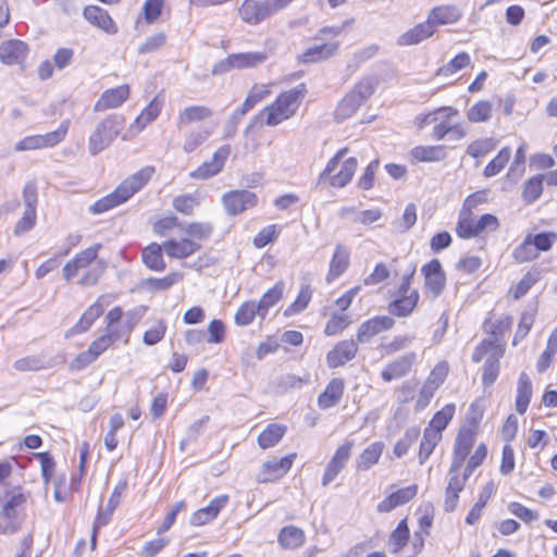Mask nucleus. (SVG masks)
I'll return each mask as SVG.
<instances>
[{
  "mask_svg": "<svg viewBox=\"0 0 557 557\" xmlns=\"http://www.w3.org/2000/svg\"><path fill=\"white\" fill-rule=\"evenodd\" d=\"M154 168L147 165L126 177L112 193L96 201L90 210L94 213H102L127 201L139 191L151 178Z\"/></svg>",
  "mask_w": 557,
  "mask_h": 557,
  "instance_id": "obj_2",
  "label": "nucleus"
},
{
  "mask_svg": "<svg viewBox=\"0 0 557 557\" xmlns=\"http://www.w3.org/2000/svg\"><path fill=\"white\" fill-rule=\"evenodd\" d=\"M258 197L249 190H230L222 196V203L230 215H237L256 207Z\"/></svg>",
  "mask_w": 557,
  "mask_h": 557,
  "instance_id": "obj_12",
  "label": "nucleus"
},
{
  "mask_svg": "<svg viewBox=\"0 0 557 557\" xmlns=\"http://www.w3.org/2000/svg\"><path fill=\"white\" fill-rule=\"evenodd\" d=\"M542 191H543L542 175L531 177L530 180L527 181V183L524 185L523 193H522L523 200L531 203V202L535 201L542 195Z\"/></svg>",
  "mask_w": 557,
  "mask_h": 557,
  "instance_id": "obj_61",
  "label": "nucleus"
},
{
  "mask_svg": "<svg viewBox=\"0 0 557 557\" xmlns=\"http://www.w3.org/2000/svg\"><path fill=\"white\" fill-rule=\"evenodd\" d=\"M53 366V362L50 359H47L44 355L36 356H27L21 359H17L13 363V368L17 371H38L41 369H48Z\"/></svg>",
  "mask_w": 557,
  "mask_h": 557,
  "instance_id": "obj_39",
  "label": "nucleus"
},
{
  "mask_svg": "<svg viewBox=\"0 0 557 557\" xmlns=\"http://www.w3.org/2000/svg\"><path fill=\"white\" fill-rule=\"evenodd\" d=\"M228 502L227 495H220L213 498L210 504L201 509H198L190 517V524L200 527L216 518L219 512L226 506Z\"/></svg>",
  "mask_w": 557,
  "mask_h": 557,
  "instance_id": "obj_26",
  "label": "nucleus"
},
{
  "mask_svg": "<svg viewBox=\"0 0 557 557\" xmlns=\"http://www.w3.org/2000/svg\"><path fill=\"white\" fill-rule=\"evenodd\" d=\"M458 114V111L450 107L440 108L429 114H426L422 124L428 125L435 123L433 127L432 137L436 140L443 139L451 129V119Z\"/></svg>",
  "mask_w": 557,
  "mask_h": 557,
  "instance_id": "obj_13",
  "label": "nucleus"
},
{
  "mask_svg": "<svg viewBox=\"0 0 557 557\" xmlns=\"http://www.w3.org/2000/svg\"><path fill=\"white\" fill-rule=\"evenodd\" d=\"M532 396V383L529 375L522 372L518 380L516 410L522 414L527 411Z\"/></svg>",
  "mask_w": 557,
  "mask_h": 557,
  "instance_id": "obj_38",
  "label": "nucleus"
},
{
  "mask_svg": "<svg viewBox=\"0 0 557 557\" xmlns=\"http://www.w3.org/2000/svg\"><path fill=\"white\" fill-rule=\"evenodd\" d=\"M166 325L162 320L156 321L149 330L144 333L143 342L147 346L158 344L165 335Z\"/></svg>",
  "mask_w": 557,
  "mask_h": 557,
  "instance_id": "obj_63",
  "label": "nucleus"
},
{
  "mask_svg": "<svg viewBox=\"0 0 557 557\" xmlns=\"http://www.w3.org/2000/svg\"><path fill=\"white\" fill-rule=\"evenodd\" d=\"M162 251H164L163 243L161 245L152 243L144 248L141 259L145 265L153 271H163L166 268V264L163 259Z\"/></svg>",
  "mask_w": 557,
  "mask_h": 557,
  "instance_id": "obj_35",
  "label": "nucleus"
},
{
  "mask_svg": "<svg viewBox=\"0 0 557 557\" xmlns=\"http://www.w3.org/2000/svg\"><path fill=\"white\" fill-rule=\"evenodd\" d=\"M312 293L309 286H304L299 294L297 299L285 309L284 314L286 317L294 315L296 313L301 312L305 310L311 299Z\"/></svg>",
  "mask_w": 557,
  "mask_h": 557,
  "instance_id": "obj_62",
  "label": "nucleus"
},
{
  "mask_svg": "<svg viewBox=\"0 0 557 557\" xmlns=\"http://www.w3.org/2000/svg\"><path fill=\"white\" fill-rule=\"evenodd\" d=\"M362 103L355 98V95L347 94L336 107L334 116L338 122L345 121L352 116Z\"/></svg>",
  "mask_w": 557,
  "mask_h": 557,
  "instance_id": "obj_48",
  "label": "nucleus"
},
{
  "mask_svg": "<svg viewBox=\"0 0 557 557\" xmlns=\"http://www.w3.org/2000/svg\"><path fill=\"white\" fill-rule=\"evenodd\" d=\"M384 444L382 442H374L370 444L358 457L357 469L369 470L372 466L377 463L382 453Z\"/></svg>",
  "mask_w": 557,
  "mask_h": 557,
  "instance_id": "obj_40",
  "label": "nucleus"
},
{
  "mask_svg": "<svg viewBox=\"0 0 557 557\" xmlns=\"http://www.w3.org/2000/svg\"><path fill=\"white\" fill-rule=\"evenodd\" d=\"M123 337L122 332H106L95 339L86 351L81 352L70 363L71 370L79 371L94 362L102 352H104L113 343Z\"/></svg>",
  "mask_w": 557,
  "mask_h": 557,
  "instance_id": "obj_6",
  "label": "nucleus"
},
{
  "mask_svg": "<svg viewBox=\"0 0 557 557\" xmlns=\"http://www.w3.org/2000/svg\"><path fill=\"white\" fill-rule=\"evenodd\" d=\"M409 540V528L406 519L401 520L397 528L392 532L388 544L393 553H398Z\"/></svg>",
  "mask_w": 557,
  "mask_h": 557,
  "instance_id": "obj_55",
  "label": "nucleus"
},
{
  "mask_svg": "<svg viewBox=\"0 0 557 557\" xmlns=\"http://www.w3.org/2000/svg\"><path fill=\"white\" fill-rule=\"evenodd\" d=\"M412 273L406 275L398 288V297L388 306V311L397 317H407L417 307L419 293L410 288Z\"/></svg>",
  "mask_w": 557,
  "mask_h": 557,
  "instance_id": "obj_9",
  "label": "nucleus"
},
{
  "mask_svg": "<svg viewBox=\"0 0 557 557\" xmlns=\"http://www.w3.org/2000/svg\"><path fill=\"white\" fill-rule=\"evenodd\" d=\"M456 411L455 404L445 405L440 411H437L432 418L428 428L441 433L446 429L450 420L453 419Z\"/></svg>",
  "mask_w": 557,
  "mask_h": 557,
  "instance_id": "obj_53",
  "label": "nucleus"
},
{
  "mask_svg": "<svg viewBox=\"0 0 557 557\" xmlns=\"http://www.w3.org/2000/svg\"><path fill=\"white\" fill-rule=\"evenodd\" d=\"M337 47L338 45L336 42H329L310 47L302 54V61L305 63H310L325 60L336 52Z\"/></svg>",
  "mask_w": 557,
  "mask_h": 557,
  "instance_id": "obj_44",
  "label": "nucleus"
},
{
  "mask_svg": "<svg viewBox=\"0 0 557 557\" xmlns=\"http://www.w3.org/2000/svg\"><path fill=\"white\" fill-rule=\"evenodd\" d=\"M183 278V273L171 272L161 278L149 277L145 280L144 286L149 290H165L169 289L172 285L181 282Z\"/></svg>",
  "mask_w": 557,
  "mask_h": 557,
  "instance_id": "obj_52",
  "label": "nucleus"
},
{
  "mask_svg": "<svg viewBox=\"0 0 557 557\" xmlns=\"http://www.w3.org/2000/svg\"><path fill=\"white\" fill-rule=\"evenodd\" d=\"M511 156L510 148H503L498 154L485 166L484 176L492 177L498 174L508 163Z\"/></svg>",
  "mask_w": 557,
  "mask_h": 557,
  "instance_id": "obj_59",
  "label": "nucleus"
},
{
  "mask_svg": "<svg viewBox=\"0 0 557 557\" xmlns=\"http://www.w3.org/2000/svg\"><path fill=\"white\" fill-rule=\"evenodd\" d=\"M417 484H412L407 487L400 488L385 497L381 503H379L377 511L389 512L396 507L401 506L411 500L417 495Z\"/></svg>",
  "mask_w": 557,
  "mask_h": 557,
  "instance_id": "obj_30",
  "label": "nucleus"
},
{
  "mask_svg": "<svg viewBox=\"0 0 557 557\" xmlns=\"http://www.w3.org/2000/svg\"><path fill=\"white\" fill-rule=\"evenodd\" d=\"M492 116V104L488 101L481 100L474 103L467 112V117L473 123H481L490 120Z\"/></svg>",
  "mask_w": 557,
  "mask_h": 557,
  "instance_id": "obj_58",
  "label": "nucleus"
},
{
  "mask_svg": "<svg viewBox=\"0 0 557 557\" xmlns=\"http://www.w3.org/2000/svg\"><path fill=\"white\" fill-rule=\"evenodd\" d=\"M539 253L534 247L531 237L525 236L523 242L513 249L512 257L518 263H524L537 258Z\"/></svg>",
  "mask_w": 557,
  "mask_h": 557,
  "instance_id": "obj_54",
  "label": "nucleus"
},
{
  "mask_svg": "<svg viewBox=\"0 0 557 557\" xmlns=\"http://www.w3.org/2000/svg\"><path fill=\"white\" fill-rule=\"evenodd\" d=\"M394 324V319L387 315L369 319L359 326L357 332V342L360 344L368 343L371 338L381 332L391 330Z\"/></svg>",
  "mask_w": 557,
  "mask_h": 557,
  "instance_id": "obj_21",
  "label": "nucleus"
},
{
  "mask_svg": "<svg viewBox=\"0 0 557 557\" xmlns=\"http://www.w3.org/2000/svg\"><path fill=\"white\" fill-rule=\"evenodd\" d=\"M471 58L467 52H461L457 54L453 60H450L447 64L441 66L437 70V75L440 76H448L451 75L466 66L470 65Z\"/></svg>",
  "mask_w": 557,
  "mask_h": 557,
  "instance_id": "obj_57",
  "label": "nucleus"
},
{
  "mask_svg": "<svg viewBox=\"0 0 557 557\" xmlns=\"http://www.w3.org/2000/svg\"><path fill=\"white\" fill-rule=\"evenodd\" d=\"M286 426L283 424H269L258 436V444L262 449L275 446L284 436Z\"/></svg>",
  "mask_w": 557,
  "mask_h": 557,
  "instance_id": "obj_41",
  "label": "nucleus"
},
{
  "mask_svg": "<svg viewBox=\"0 0 557 557\" xmlns=\"http://www.w3.org/2000/svg\"><path fill=\"white\" fill-rule=\"evenodd\" d=\"M126 487H127V481L126 480L120 481L113 488V491L109 497L106 509L99 510V512L96 517V520L94 522V528H92V539H91L92 546H95V544H96L97 530L109 523L114 510L117 508V506L121 502V496H122L123 492L126 490Z\"/></svg>",
  "mask_w": 557,
  "mask_h": 557,
  "instance_id": "obj_16",
  "label": "nucleus"
},
{
  "mask_svg": "<svg viewBox=\"0 0 557 557\" xmlns=\"http://www.w3.org/2000/svg\"><path fill=\"white\" fill-rule=\"evenodd\" d=\"M348 149L343 148L327 162L325 169L319 175L318 183H327L332 187H345L352 178L357 168L358 161L356 158L350 157L342 163V168L337 173H334L342 159L347 153Z\"/></svg>",
  "mask_w": 557,
  "mask_h": 557,
  "instance_id": "obj_4",
  "label": "nucleus"
},
{
  "mask_svg": "<svg viewBox=\"0 0 557 557\" xmlns=\"http://www.w3.org/2000/svg\"><path fill=\"white\" fill-rule=\"evenodd\" d=\"M557 352V327L552 332L548 337L546 349L542 352L537 360L539 372H544L553 360V357Z\"/></svg>",
  "mask_w": 557,
  "mask_h": 557,
  "instance_id": "obj_56",
  "label": "nucleus"
},
{
  "mask_svg": "<svg viewBox=\"0 0 557 557\" xmlns=\"http://www.w3.org/2000/svg\"><path fill=\"white\" fill-rule=\"evenodd\" d=\"M354 447V441H345L335 451L334 456L327 463L323 478L322 485L327 486L331 482L335 480V478L339 474V472L344 469L347 461L350 458L351 450Z\"/></svg>",
  "mask_w": 557,
  "mask_h": 557,
  "instance_id": "obj_15",
  "label": "nucleus"
},
{
  "mask_svg": "<svg viewBox=\"0 0 557 557\" xmlns=\"http://www.w3.org/2000/svg\"><path fill=\"white\" fill-rule=\"evenodd\" d=\"M349 249L343 245H337L330 262L329 273L326 281L332 282L339 275H342L349 265Z\"/></svg>",
  "mask_w": 557,
  "mask_h": 557,
  "instance_id": "obj_34",
  "label": "nucleus"
},
{
  "mask_svg": "<svg viewBox=\"0 0 557 557\" xmlns=\"http://www.w3.org/2000/svg\"><path fill=\"white\" fill-rule=\"evenodd\" d=\"M212 110L206 106H189L181 110L176 119V127L182 131L189 124L211 117Z\"/></svg>",
  "mask_w": 557,
  "mask_h": 557,
  "instance_id": "obj_32",
  "label": "nucleus"
},
{
  "mask_svg": "<svg viewBox=\"0 0 557 557\" xmlns=\"http://www.w3.org/2000/svg\"><path fill=\"white\" fill-rule=\"evenodd\" d=\"M476 219L473 213H466L459 211L458 223L456 233L460 238L469 239L479 236V228L476 226Z\"/></svg>",
  "mask_w": 557,
  "mask_h": 557,
  "instance_id": "obj_43",
  "label": "nucleus"
},
{
  "mask_svg": "<svg viewBox=\"0 0 557 557\" xmlns=\"http://www.w3.org/2000/svg\"><path fill=\"white\" fill-rule=\"evenodd\" d=\"M230 153L231 147L228 145L220 147L214 152L211 161L203 162L195 171L190 172L189 176L195 180H207L209 177L216 175L224 166V163L228 158Z\"/></svg>",
  "mask_w": 557,
  "mask_h": 557,
  "instance_id": "obj_17",
  "label": "nucleus"
},
{
  "mask_svg": "<svg viewBox=\"0 0 557 557\" xmlns=\"http://www.w3.org/2000/svg\"><path fill=\"white\" fill-rule=\"evenodd\" d=\"M100 245L88 247L75 256V258L63 267V277L71 281L77 273L84 270L78 284L84 286L95 285L107 269V262L98 259Z\"/></svg>",
  "mask_w": 557,
  "mask_h": 557,
  "instance_id": "obj_1",
  "label": "nucleus"
},
{
  "mask_svg": "<svg viewBox=\"0 0 557 557\" xmlns=\"http://www.w3.org/2000/svg\"><path fill=\"white\" fill-rule=\"evenodd\" d=\"M164 252L174 259H184L200 249V244L189 238L170 239L163 243Z\"/></svg>",
  "mask_w": 557,
  "mask_h": 557,
  "instance_id": "obj_28",
  "label": "nucleus"
},
{
  "mask_svg": "<svg viewBox=\"0 0 557 557\" xmlns=\"http://www.w3.org/2000/svg\"><path fill=\"white\" fill-rule=\"evenodd\" d=\"M511 324L512 318L509 315H504L495 320L490 318L484 322V330L486 333L491 334L488 338H495L497 346L500 347L502 337L510 329Z\"/></svg>",
  "mask_w": 557,
  "mask_h": 557,
  "instance_id": "obj_42",
  "label": "nucleus"
},
{
  "mask_svg": "<svg viewBox=\"0 0 557 557\" xmlns=\"http://www.w3.org/2000/svg\"><path fill=\"white\" fill-rule=\"evenodd\" d=\"M474 434L470 430H460L456 437L454 454L451 460V471L460 470L463 461L469 455L473 444H474Z\"/></svg>",
  "mask_w": 557,
  "mask_h": 557,
  "instance_id": "obj_24",
  "label": "nucleus"
},
{
  "mask_svg": "<svg viewBox=\"0 0 557 557\" xmlns=\"http://www.w3.org/2000/svg\"><path fill=\"white\" fill-rule=\"evenodd\" d=\"M261 319V309L256 301H245L235 313V323L240 326L249 325L255 317Z\"/></svg>",
  "mask_w": 557,
  "mask_h": 557,
  "instance_id": "obj_46",
  "label": "nucleus"
},
{
  "mask_svg": "<svg viewBox=\"0 0 557 557\" xmlns=\"http://www.w3.org/2000/svg\"><path fill=\"white\" fill-rule=\"evenodd\" d=\"M296 454H289L281 459L272 458L262 463L261 472L259 473L260 482H273L284 476L290 469Z\"/></svg>",
  "mask_w": 557,
  "mask_h": 557,
  "instance_id": "obj_19",
  "label": "nucleus"
},
{
  "mask_svg": "<svg viewBox=\"0 0 557 557\" xmlns=\"http://www.w3.org/2000/svg\"><path fill=\"white\" fill-rule=\"evenodd\" d=\"M23 202H24V212L22 218L17 221L14 227L15 235H22L28 231H30L35 224L37 219V202H38V194H37V184L34 181L27 182L23 187Z\"/></svg>",
  "mask_w": 557,
  "mask_h": 557,
  "instance_id": "obj_7",
  "label": "nucleus"
},
{
  "mask_svg": "<svg viewBox=\"0 0 557 557\" xmlns=\"http://www.w3.org/2000/svg\"><path fill=\"white\" fill-rule=\"evenodd\" d=\"M83 16L95 27L108 35H115L119 30L116 23L107 10L97 5H87L83 10Z\"/></svg>",
  "mask_w": 557,
  "mask_h": 557,
  "instance_id": "obj_22",
  "label": "nucleus"
},
{
  "mask_svg": "<svg viewBox=\"0 0 557 557\" xmlns=\"http://www.w3.org/2000/svg\"><path fill=\"white\" fill-rule=\"evenodd\" d=\"M124 126V119L121 115H109L98 123L89 136L88 150L90 154L97 156L108 148L119 136Z\"/></svg>",
  "mask_w": 557,
  "mask_h": 557,
  "instance_id": "obj_5",
  "label": "nucleus"
},
{
  "mask_svg": "<svg viewBox=\"0 0 557 557\" xmlns=\"http://www.w3.org/2000/svg\"><path fill=\"white\" fill-rule=\"evenodd\" d=\"M268 59V54L262 51L243 52L230 54L226 59L219 62L212 70L213 74H223L232 69L243 70L251 69L262 64Z\"/></svg>",
  "mask_w": 557,
  "mask_h": 557,
  "instance_id": "obj_10",
  "label": "nucleus"
},
{
  "mask_svg": "<svg viewBox=\"0 0 557 557\" xmlns=\"http://www.w3.org/2000/svg\"><path fill=\"white\" fill-rule=\"evenodd\" d=\"M424 275L425 293L436 298L443 292L446 284V276L437 259L431 260L421 269Z\"/></svg>",
  "mask_w": 557,
  "mask_h": 557,
  "instance_id": "obj_14",
  "label": "nucleus"
},
{
  "mask_svg": "<svg viewBox=\"0 0 557 557\" xmlns=\"http://www.w3.org/2000/svg\"><path fill=\"white\" fill-rule=\"evenodd\" d=\"M502 349L497 346V341L495 338H485L482 343L474 349L472 354V360L476 363L481 362L483 358L490 354L487 359L498 358L502 355Z\"/></svg>",
  "mask_w": 557,
  "mask_h": 557,
  "instance_id": "obj_51",
  "label": "nucleus"
},
{
  "mask_svg": "<svg viewBox=\"0 0 557 557\" xmlns=\"http://www.w3.org/2000/svg\"><path fill=\"white\" fill-rule=\"evenodd\" d=\"M441 440V433H437V431H434L433 429L425 428L419 449V462L421 465H423L430 457Z\"/></svg>",
  "mask_w": 557,
  "mask_h": 557,
  "instance_id": "obj_45",
  "label": "nucleus"
},
{
  "mask_svg": "<svg viewBox=\"0 0 557 557\" xmlns=\"http://www.w3.org/2000/svg\"><path fill=\"white\" fill-rule=\"evenodd\" d=\"M417 356L414 352H409L405 356H401L397 360L388 363L382 370V377L385 382H391L393 380H397L406 375L412 368L416 362Z\"/></svg>",
  "mask_w": 557,
  "mask_h": 557,
  "instance_id": "obj_29",
  "label": "nucleus"
},
{
  "mask_svg": "<svg viewBox=\"0 0 557 557\" xmlns=\"http://www.w3.org/2000/svg\"><path fill=\"white\" fill-rule=\"evenodd\" d=\"M28 54V46L18 39H9L0 45V61L7 65L23 66Z\"/></svg>",
  "mask_w": 557,
  "mask_h": 557,
  "instance_id": "obj_18",
  "label": "nucleus"
},
{
  "mask_svg": "<svg viewBox=\"0 0 557 557\" xmlns=\"http://www.w3.org/2000/svg\"><path fill=\"white\" fill-rule=\"evenodd\" d=\"M462 15L463 11L458 5L443 4L433 8L428 15V20L432 27L435 28L437 26L457 23Z\"/></svg>",
  "mask_w": 557,
  "mask_h": 557,
  "instance_id": "obj_23",
  "label": "nucleus"
},
{
  "mask_svg": "<svg viewBox=\"0 0 557 557\" xmlns=\"http://www.w3.org/2000/svg\"><path fill=\"white\" fill-rule=\"evenodd\" d=\"M27 495L23 492H13L2 508V515L7 519L8 524L5 532L17 531L24 522V509L27 502Z\"/></svg>",
  "mask_w": 557,
  "mask_h": 557,
  "instance_id": "obj_11",
  "label": "nucleus"
},
{
  "mask_svg": "<svg viewBox=\"0 0 557 557\" xmlns=\"http://www.w3.org/2000/svg\"><path fill=\"white\" fill-rule=\"evenodd\" d=\"M284 292V284L282 282L276 283L268 292H265L258 305L261 309V320H263L271 307H273L282 297Z\"/></svg>",
  "mask_w": 557,
  "mask_h": 557,
  "instance_id": "obj_50",
  "label": "nucleus"
},
{
  "mask_svg": "<svg viewBox=\"0 0 557 557\" xmlns=\"http://www.w3.org/2000/svg\"><path fill=\"white\" fill-rule=\"evenodd\" d=\"M210 135L211 131L209 128H194L186 134L182 149L184 152L190 153L200 147L210 137Z\"/></svg>",
  "mask_w": 557,
  "mask_h": 557,
  "instance_id": "obj_47",
  "label": "nucleus"
},
{
  "mask_svg": "<svg viewBox=\"0 0 557 557\" xmlns=\"http://www.w3.org/2000/svg\"><path fill=\"white\" fill-rule=\"evenodd\" d=\"M419 433L420 432H419L418 429H409V430H407L405 435L401 438H399L397 441V443L395 444V446H394V454H395V456L400 458L405 454H407V451L409 450L411 445L418 438Z\"/></svg>",
  "mask_w": 557,
  "mask_h": 557,
  "instance_id": "obj_64",
  "label": "nucleus"
},
{
  "mask_svg": "<svg viewBox=\"0 0 557 557\" xmlns=\"http://www.w3.org/2000/svg\"><path fill=\"white\" fill-rule=\"evenodd\" d=\"M161 112V102L153 99L136 117L132 127L137 132L143 131L149 123L154 121Z\"/></svg>",
  "mask_w": 557,
  "mask_h": 557,
  "instance_id": "obj_49",
  "label": "nucleus"
},
{
  "mask_svg": "<svg viewBox=\"0 0 557 557\" xmlns=\"http://www.w3.org/2000/svg\"><path fill=\"white\" fill-rule=\"evenodd\" d=\"M345 383L342 379L335 377L330 381L324 392L318 397V406L320 409H329L336 406L343 397Z\"/></svg>",
  "mask_w": 557,
  "mask_h": 557,
  "instance_id": "obj_31",
  "label": "nucleus"
},
{
  "mask_svg": "<svg viewBox=\"0 0 557 557\" xmlns=\"http://www.w3.org/2000/svg\"><path fill=\"white\" fill-rule=\"evenodd\" d=\"M410 156L417 162H437L445 159L444 146H417L410 150Z\"/></svg>",
  "mask_w": 557,
  "mask_h": 557,
  "instance_id": "obj_36",
  "label": "nucleus"
},
{
  "mask_svg": "<svg viewBox=\"0 0 557 557\" xmlns=\"http://www.w3.org/2000/svg\"><path fill=\"white\" fill-rule=\"evenodd\" d=\"M129 96L127 84L106 90L95 104V111H104L120 107Z\"/></svg>",
  "mask_w": 557,
  "mask_h": 557,
  "instance_id": "obj_27",
  "label": "nucleus"
},
{
  "mask_svg": "<svg viewBox=\"0 0 557 557\" xmlns=\"http://www.w3.org/2000/svg\"><path fill=\"white\" fill-rule=\"evenodd\" d=\"M69 122L65 121L60 126L50 133L44 135L27 136L15 144L16 151H25L33 149L52 148L60 144L66 136Z\"/></svg>",
  "mask_w": 557,
  "mask_h": 557,
  "instance_id": "obj_8",
  "label": "nucleus"
},
{
  "mask_svg": "<svg viewBox=\"0 0 557 557\" xmlns=\"http://www.w3.org/2000/svg\"><path fill=\"white\" fill-rule=\"evenodd\" d=\"M358 347L354 341H342L327 352L326 362L330 368H338L352 360Z\"/></svg>",
  "mask_w": 557,
  "mask_h": 557,
  "instance_id": "obj_25",
  "label": "nucleus"
},
{
  "mask_svg": "<svg viewBox=\"0 0 557 557\" xmlns=\"http://www.w3.org/2000/svg\"><path fill=\"white\" fill-rule=\"evenodd\" d=\"M434 33V28L432 27L431 23H429V20L424 23L417 24L409 30L401 34L398 39L397 44L399 46H411L417 45L421 42L422 40L431 37Z\"/></svg>",
  "mask_w": 557,
  "mask_h": 557,
  "instance_id": "obj_33",
  "label": "nucleus"
},
{
  "mask_svg": "<svg viewBox=\"0 0 557 557\" xmlns=\"http://www.w3.org/2000/svg\"><path fill=\"white\" fill-rule=\"evenodd\" d=\"M305 532L295 527L288 525L281 530L278 534V543L285 549H296L305 543Z\"/></svg>",
  "mask_w": 557,
  "mask_h": 557,
  "instance_id": "obj_37",
  "label": "nucleus"
},
{
  "mask_svg": "<svg viewBox=\"0 0 557 557\" xmlns=\"http://www.w3.org/2000/svg\"><path fill=\"white\" fill-rule=\"evenodd\" d=\"M376 83L374 77H364L356 84L349 94L355 95V98L363 103L374 92Z\"/></svg>",
  "mask_w": 557,
  "mask_h": 557,
  "instance_id": "obj_60",
  "label": "nucleus"
},
{
  "mask_svg": "<svg viewBox=\"0 0 557 557\" xmlns=\"http://www.w3.org/2000/svg\"><path fill=\"white\" fill-rule=\"evenodd\" d=\"M302 91V87H295L281 92L273 103L258 113L256 119H260L267 126L271 127L292 119L301 104Z\"/></svg>",
  "mask_w": 557,
  "mask_h": 557,
  "instance_id": "obj_3",
  "label": "nucleus"
},
{
  "mask_svg": "<svg viewBox=\"0 0 557 557\" xmlns=\"http://www.w3.org/2000/svg\"><path fill=\"white\" fill-rule=\"evenodd\" d=\"M238 15L244 23L258 25L272 14L265 1L244 0L238 8Z\"/></svg>",
  "mask_w": 557,
  "mask_h": 557,
  "instance_id": "obj_20",
  "label": "nucleus"
}]
</instances>
